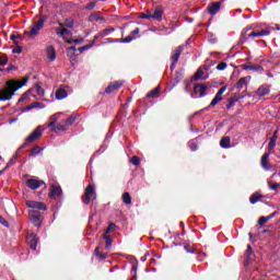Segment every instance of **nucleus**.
<instances>
[{
	"label": "nucleus",
	"instance_id": "nucleus-58",
	"mask_svg": "<svg viewBox=\"0 0 280 280\" xmlns=\"http://www.w3.org/2000/svg\"><path fill=\"white\" fill-rule=\"evenodd\" d=\"M91 47H93V45H85V46H82V49L86 51L88 49H91Z\"/></svg>",
	"mask_w": 280,
	"mask_h": 280
},
{
	"label": "nucleus",
	"instance_id": "nucleus-42",
	"mask_svg": "<svg viewBox=\"0 0 280 280\" xmlns=\"http://www.w3.org/2000/svg\"><path fill=\"white\" fill-rule=\"evenodd\" d=\"M43 152V148L34 147L31 151L32 156H36V154H40Z\"/></svg>",
	"mask_w": 280,
	"mask_h": 280
},
{
	"label": "nucleus",
	"instance_id": "nucleus-26",
	"mask_svg": "<svg viewBox=\"0 0 280 280\" xmlns=\"http://www.w3.org/2000/svg\"><path fill=\"white\" fill-rule=\"evenodd\" d=\"M62 115V113H57L54 114L52 116H50L49 118V124H48V128L52 129L55 128L54 126H56V121H58L60 119V116Z\"/></svg>",
	"mask_w": 280,
	"mask_h": 280
},
{
	"label": "nucleus",
	"instance_id": "nucleus-60",
	"mask_svg": "<svg viewBox=\"0 0 280 280\" xmlns=\"http://www.w3.org/2000/svg\"><path fill=\"white\" fill-rule=\"evenodd\" d=\"M14 69H16L14 66H9V67L7 68V71H14Z\"/></svg>",
	"mask_w": 280,
	"mask_h": 280
},
{
	"label": "nucleus",
	"instance_id": "nucleus-29",
	"mask_svg": "<svg viewBox=\"0 0 280 280\" xmlns=\"http://www.w3.org/2000/svg\"><path fill=\"white\" fill-rule=\"evenodd\" d=\"M207 78L208 77H205V70H202V68H199L195 73L194 80L195 82H198V80H207Z\"/></svg>",
	"mask_w": 280,
	"mask_h": 280
},
{
	"label": "nucleus",
	"instance_id": "nucleus-41",
	"mask_svg": "<svg viewBox=\"0 0 280 280\" xmlns=\"http://www.w3.org/2000/svg\"><path fill=\"white\" fill-rule=\"evenodd\" d=\"M268 148H269V152H270V150H275V148H277V140L270 138L269 143H268Z\"/></svg>",
	"mask_w": 280,
	"mask_h": 280
},
{
	"label": "nucleus",
	"instance_id": "nucleus-16",
	"mask_svg": "<svg viewBox=\"0 0 280 280\" xmlns=\"http://www.w3.org/2000/svg\"><path fill=\"white\" fill-rule=\"evenodd\" d=\"M220 8H222V2H212L208 5V12L209 14L214 16V14H218V12H220Z\"/></svg>",
	"mask_w": 280,
	"mask_h": 280
},
{
	"label": "nucleus",
	"instance_id": "nucleus-45",
	"mask_svg": "<svg viewBox=\"0 0 280 280\" xmlns=\"http://www.w3.org/2000/svg\"><path fill=\"white\" fill-rule=\"evenodd\" d=\"M8 65V57L1 56L0 57V67H5Z\"/></svg>",
	"mask_w": 280,
	"mask_h": 280
},
{
	"label": "nucleus",
	"instance_id": "nucleus-22",
	"mask_svg": "<svg viewBox=\"0 0 280 280\" xmlns=\"http://www.w3.org/2000/svg\"><path fill=\"white\" fill-rule=\"evenodd\" d=\"M46 57L48 58L49 62H54V60H56V48H54V46L47 47Z\"/></svg>",
	"mask_w": 280,
	"mask_h": 280
},
{
	"label": "nucleus",
	"instance_id": "nucleus-24",
	"mask_svg": "<svg viewBox=\"0 0 280 280\" xmlns=\"http://www.w3.org/2000/svg\"><path fill=\"white\" fill-rule=\"evenodd\" d=\"M270 154L271 152L268 151V152H265L261 156V160H260V165L264 170H270V167H268V159L270 158Z\"/></svg>",
	"mask_w": 280,
	"mask_h": 280
},
{
	"label": "nucleus",
	"instance_id": "nucleus-50",
	"mask_svg": "<svg viewBox=\"0 0 280 280\" xmlns=\"http://www.w3.org/2000/svg\"><path fill=\"white\" fill-rule=\"evenodd\" d=\"M0 224H2V226H7V228L10 226V223L2 215H0Z\"/></svg>",
	"mask_w": 280,
	"mask_h": 280
},
{
	"label": "nucleus",
	"instance_id": "nucleus-53",
	"mask_svg": "<svg viewBox=\"0 0 280 280\" xmlns=\"http://www.w3.org/2000/svg\"><path fill=\"white\" fill-rule=\"evenodd\" d=\"M271 139L276 140V141L279 139V129H276L273 131V135H272Z\"/></svg>",
	"mask_w": 280,
	"mask_h": 280
},
{
	"label": "nucleus",
	"instance_id": "nucleus-51",
	"mask_svg": "<svg viewBox=\"0 0 280 280\" xmlns=\"http://www.w3.org/2000/svg\"><path fill=\"white\" fill-rule=\"evenodd\" d=\"M96 2H90L85 5V10H94Z\"/></svg>",
	"mask_w": 280,
	"mask_h": 280
},
{
	"label": "nucleus",
	"instance_id": "nucleus-10",
	"mask_svg": "<svg viewBox=\"0 0 280 280\" xmlns=\"http://www.w3.org/2000/svg\"><path fill=\"white\" fill-rule=\"evenodd\" d=\"M195 97H205L207 95V85L202 83H197L194 86Z\"/></svg>",
	"mask_w": 280,
	"mask_h": 280
},
{
	"label": "nucleus",
	"instance_id": "nucleus-54",
	"mask_svg": "<svg viewBox=\"0 0 280 280\" xmlns=\"http://www.w3.org/2000/svg\"><path fill=\"white\" fill-rule=\"evenodd\" d=\"M116 224L115 223H109V225L106 229V233H110V231H113V229H115Z\"/></svg>",
	"mask_w": 280,
	"mask_h": 280
},
{
	"label": "nucleus",
	"instance_id": "nucleus-2",
	"mask_svg": "<svg viewBox=\"0 0 280 280\" xmlns=\"http://www.w3.org/2000/svg\"><path fill=\"white\" fill-rule=\"evenodd\" d=\"M43 132H45V128L43 126H38L28 137L25 138V141L20 147V150L32 145V143H35V141H38V139L43 137Z\"/></svg>",
	"mask_w": 280,
	"mask_h": 280
},
{
	"label": "nucleus",
	"instance_id": "nucleus-48",
	"mask_svg": "<svg viewBox=\"0 0 280 280\" xmlns=\"http://www.w3.org/2000/svg\"><path fill=\"white\" fill-rule=\"evenodd\" d=\"M28 108H45V105H43V103H34L33 105H31Z\"/></svg>",
	"mask_w": 280,
	"mask_h": 280
},
{
	"label": "nucleus",
	"instance_id": "nucleus-21",
	"mask_svg": "<svg viewBox=\"0 0 280 280\" xmlns=\"http://www.w3.org/2000/svg\"><path fill=\"white\" fill-rule=\"evenodd\" d=\"M89 21H91V23H100V21H104V16L101 12H92L89 16Z\"/></svg>",
	"mask_w": 280,
	"mask_h": 280
},
{
	"label": "nucleus",
	"instance_id": "nucleus-57",
	"mask_svg": "<svg viewBox=\"0 0 280 280\" xmlns=\"http://www.w3.org/2000/svg\"><path fill=\"white\" fill-rule=\"evenodd\" d=\"M21 51H23V48L21 47L13 49V54H21Z\"/></svg>",
	"mask_w": 280,
	"mask_h": 280
},
{
	"label": "nucleus",
	"instance_id": "nucleus-30",
	"mask_svg": "<svg viewBox=\"0 0 280 280\" xmlns=\"http://www.w3.org/2000/svg\"><path fill=\"white\" fill-rule=\"evenodd\" d=\"M160 94H161V88L156 86L155 89L147 93V97L154 98V97H159Z\"/></svg>",
	"mask_w": 280,
	"mask_h": 280
},
{
	"label": "nucleus",
	"instance_id": "nucleus-32",
	"mask_svg": "<svg viewBox=\"0 0 280 280\" xmlns=\"http://www.w3.org/2000/svg\"><path fill=\"white\" fill-rule=\"evenodd\" d=\"M77 119H78V116L75 114H72L68 119L63 121V124L66 125L67 128H69L70 126H73V124H75Z\"/></svg>",
	"mask_w": 280,
	"mask_h": 280
},
{
	"label": "nucleus",
	"instance_id": "nucleus-5",
	"mask_svg": "<svg viewBox=\"0 0 280 280\" xmlns=\"http://www.w3.org/2000/svg\"><path fill=\"white\" fill-rule=\"evenodd\" d=\"M45 16L42 15L37 22L33 23V25L31 26V32L28 33V36H31V38H34V36H38V31L45 27Z\"/></svg>",
	"mask_w": 280,
	"mask_h": 280
},
{
	"label": "nucleus",
	"instance_id": "nucleus-25",
	"mask_svg": "<svg viewBox=\"0 0 280 280\" xmlns=\"http://www.w3.org/2000/svg\"><path fill=\"white\" fill-rule=\"evenodd\" d=\"M38 236L37 235H31L28 237V243H30V246L32 248V250H36V247L38 246Z\"/></svg>",
	"mask_w": 280,
	"mask_h": 280
},
{
	"label": "nucleus",
	"instance_id": "nucleus-28",
	"mask_svg": "<svg viewBox=\"0 0 280 280\" xmlns=\"http://www.w3.org/2000/svg\"><path fill=\"white\" fill-rule=\"evenodd\" d=\"M261 198H264V196L261 194H259V191H256L250 196L249 202H250V205H257V202H259V200H261Z\"/></svg>",
	"mask_w": 280,
	"mask_h": 280
},
{
	"label": "nucleus",
	"instance_id": "nucleus-1",
	"mask_svg": "<svg viewBox=\"0 0 280 280\" xmlns=\"http://www.w3.org/2000/svg\"><path fill=\"white\" fill-rule=\"evenodd\" d=\"M21 85L15 81H8L2 90H0V102H8L12 100L14 93L19 91Z\"/></svg>",
	"mask_w": 280,
	"mask_h": 280
},
{
	"label": "nucleus",
	"instance_id": "nucleus-37",
	"mask_svg": "<svg viewBox=\"0 0 280 280\" xmlns=\"http://www.w3.org/2000/svg\"><path fill=\"white\" fill-rule=\"evenodd\" d=\"M51 132H58V131H65V130H69L68 127H66V125H57L56 127H52Z\"/></svg>",
	"mask_w": 280,
	"mask_h": 280
},
{
	"label": "nucleus",
	"instance_id": "nucleus-6",
	"mask_svg": "<svg viewBox=\"0 0 280 280\" xmlns=\"http://www.w3.org/2000/svg\"><path fill=\"white\" fill-rule=\"evenodd\" d=\"M37 93V95H39L40 97H43V95H45V90H43V88L40 85H36L33 90L25 92L20 98L19 102H25V100H27V97H34L33 93Z\"/></svg>",
	"mask_w": 280,
	"mask_h": 280
},
{
	"label": "nucleus",
	"instance_id": "nucleus-55",
	"mask_svg": "<svg viewBox=\"0 0 280 280\" xmlns=\"http://www.w3.org/2000/svg\"><path fill=\"white\" fill-rule=\"evenodd\" d=\"M14 163H15V161L11 159V160L8 162V164L5 165L4 170H8V168L12 167V165H14Z\"/></svg>",
	"mask_w": 280,
	"mask_h": 280
},
{
	"label": "nucleus",
	"instance_id": "nucleus-59",
	"mask_svg": "<svg viewBox=\"0 0 280 280\" xmlns=\"http://www.w3.org/2000/svg\"><path fill=\"white\" fill-rule=\"evenodd\" d=\"M184 248L186 249V253H194V250L189 249V245H185Z\"/></svg>",
	"mask_w": 280,
	"mask_h": 280
},
{
	"label": "nucleus",
	"instance_id": "nucleus-31",
	"mask_svg": "<svg viewBox=\"0 0 280 280\" xmlns=\"http://www.w3.org/2000/svg\"><path fill=\"white\" fill-rule=\"evenodd\" d=\"M275 215H277V212H272L271 214H269L267 217H260L258 220V224L260 226H262V224H266V222H268L269 220H272V218H275Z\"/></svg>",
	"mask_w": 280,
	"mask_h": 280
},
{
	"label": "nucleus",
	"instance_id": "nucleus-56",
	"mask_svg": "<svg viewBox=\"0 0 280 280\" xmlns=\"http://www.w3.org/2000/svg\"><path fill=\"white\" fill-rule=\"evenodd\" d=\"M62 30H63V26H60V25H59V27L55 28L57 36H60V33L62 32Z\"/></svg>",
	"mask_w": 280,
	"mask_h": 280
},
{
	"label": "nucleus",
	"instance_id": "nucleus-7",
	"mask_svg": "<svg viewBox=\"0 0 280 280\" xmlns=\"http://www.w3.org/2000/svg\"><path fill=\"white\" fill-rule=\"evenodd\" d=\"M185 50L184 46H178L174 49V54L171 57L172 65H171V71H174L176 68V63L178 62V58H180V54Z\"/></svg>",
	"mask_w": 280,
	"mask_h": 280
},
{
	"label": "nucleus",
	"instance_id": "nucleus-19",
	"mask_svg": "<svg viewBox=\"0 0 280 280\" xmlns=\"http://www.w3.org/2000/svg\"><path fill=\"white\" fill-rule=\"evenodd\" d=\"M242 67L244 71H255L256 73H261V71H264V67H261V65H243Z\"/></svg>",
	"mask_w": 280,
	"mask_h": 280
},
{
	"label": "nucleus",
	"instance_id": "nucleus-62",
	"mask_svg": "<svg viewBox=\"0 0 280 280\" xmlns=\"http://www.w3.org/2000/svg\"><path fill=\"white\" fill-rule=\"evenodd\" d=\"M84 51V49H82V47L79 48V54H82Z\"/></svg>",
	"mask_w": 280,
	"mask_h": 280
},
{
	"label": "nucleus",
	"instance_id": "nucleus-23",
	"mask_svg": "<svg viewBox=\"0 0 280 280\" xmlns=\"http://www.w3.org/2000/svg\"><path fill=\"white\" fill-rule=\"evenodd\" d=\"M248 82H250V77L241 78L236 83V89H238V91H242L244 86H248Z\"/></svg>",
	"mask_w": 280,
	"mask_h": 280
},
{
	"label": "nucleus",
	"instance_id": "nucleus-52",
	"mask_svg": "<svg viewBox=\"0 0 280 280\" xmlns=\"http://www.w3.org/2000/svg\"><path fill=\"white\" fill-rule=\"evenodd\" d=\"M16 38H21V35H11V40H13L14 45H19V42H16Z\"/></svg>",
	"mask_w": 280,
	"mask_h": 280
},
{
	"label": "nucleus",
	"instance_id": "nucleus-38",
	"mask_svg": "<svg viewBox=\"0 0 280 280\" xmlns=\"http://www.w3.org/2000/svg\"><path fill=\"white\" fill-rule=\"evenodd\" d=\"M60 36L66 40L67 36H71V31L63 26V28H61Z\"/></svg>",
	"mask_w": 280,
	"mask_h": 280
},
{
	"label": "nucleus",
	"instance_id": "nucleus-20",
	"mask_svg": "<svg viewBox=\"0 0 280 280\" xmlns=\"http://www.w3.org/2000/svg\"><path fill=\"white\" fill-rule=\"evenodd\" d=\"M269 94H270V86L268 85H261L256 91V95L258 97H265V95H269Z\"/></svg>",
	"mask_w": 280,
	"mask_h": 280
},
{
	"label": "nucleus",
	"instance_id": "nucleus-11",
	"mask_svg": "<svg viewBox=\"0 0 280 280\" xmlns=\"http://www.w3.org/2000/svg\"><path fill=\"white\" fill-rule=\"evenodd\" d=\"M26 207H28V209H38V211H47V206L45 205V202L40 201L27 200Z\"/></svg>",
	"mask_w": 280,
	"mask_h": 280
},
{
	"label": "nucleus",
	"instance_id": "nucleus-34",
	"mask_svg": "<svg viewBox=\"0 0 280 280\" xmlns=\"http://www.w3.org/2000/svg\"><path fill=\"white\" fill-rule=\"evenodd\" d=\"M221 148H231V138L230 137H224L220 141Z\"/></svg>",
	"mask_w": 280,
	"mask_h": 280
},
{
	"label": "nucleus",
	"instance_id": "nucleus-18",
	"mask_svg": "<svg viewBox=\"0 0 280 280\" xmlns=\"http://www.w3.org/2000/svg\"><path fill=\"white\" fill-rule=\"evenodd\" d=\"M60 196H62V188H60V186H51L50 198H52V200H58Z\"/></svg>",
	"mask_w": 280,
	"mask_h": 280
},
{
	"label": "nucleus",
	"instance_id": "nucleus-4",
	"mask_svg": "<svg viewBox=\"0 0 280 280\" xmlns=\"http://www.w3.org/2000/svg\"><path fill=\"white\" fill-rule=\"evenodd\" d=\"M249 30L250 28H247V30L242 32V38L244 40H246L247 38H259L261 36H270V31L268 28L261 30L260 32H252V33L248 34ZM246 34H247V37H246Z\"/></svg>",
	"mask_w": 280,
	"mask_h": 280
},
{
	"label": "nucleus",
	"instance_id": "nucleus-63",
	"mask_svg": "<svg viewBox=\"0 0 280 280\" xmlns=\"http://www.w3.org/2000/svg\"><path fill=\"white\" fill-rule=\"evenodd\" d=\"M69 49H71L72 51H75V46H71Z\"/></svg>",
	"mask_w": 280,
	"mask_h": 280
},
{
	"label": "nucleus",
	"instance_id": "nucleus-14",
	"mask_svg": "<svg viewBox=\"0 0 280 280\" xmlns=\"http://www.w3.org/2000/svg\"><path fill=\"white\" fill-rule=\"evenodd\" d=\"M30 220L33 222L34 226H40V211L31 210L28 211Z\"/></svg>",
	"mask_w": 280,
	"mask_h": 280
},
{
	"label": "nucleus",
	"instance_id": "nucleus-43",
	"mask_svg": "<svg viewBox=\"0 0 280 280\" xmlns=\"http://www.w3.org/2000/svg\"><path fill=\"white\" fill-rule=\"evenodd\" d=\"M140 19H147L148 21H152V18L150 15V11L147 10L144 13H141Z\"/></svg>",
	"mask_w": 280,
	"mask_h": 280
},
{
	"label": "nucleus",
	"instance_id": "nucleus-33",
	"mask_svg": "<svg viewBox=\"0 0 280 280\" xmlns=\"http://www.w3.org/2000/svg\"><path fill=\"white\" fill-rule=\"evenodd\" d=\"M68 95H69V93H67V90H65V89H59L56 92L57 100H65V97H67Z\"/></svg>",
	"mask_w": 280,
	"mask_h": 280
},
{
	"label": "nucleus",
	"instance_id": "nucleus-27",
	"mask_svg": "<svg viewBox=\"0 0 280 280\" xmlns=\"http://www.w3.org/2000/svg\"><path fill=\"white\" fill-rule=\"evenodd\" d=\"M60 27H69L70 30H73L75 25V21L71 18L66 19L63 23H59Z\"/></svg>",
	"mask_w": 280,
	"mask_h": 280
},
{
	"label": "nucleus",
	"instance_id": "nucleus-12",
	"mask_svg": "<svg viewBox=\"0 0 280 280\" xmlns=\"http://www.w3.org/2000/svg\"><path fill=\"white\" fill-rule=\"evenodd\" d=\"M124 86V81H114L109 83V85L105 89V93L110 95V93H115V91H119Z\"/></svg>",
	"mask_w": 280,
	"mask_h": 280
},
{
	"label": "nucleus",
	"instance_id": "nucleus-44",
	"mask_svg": "<svg viewBox=\"0 0 280 280\" xmlns=\"http://www.w3.org/2000/svg\"><path fill=\"white\" fill-rule=\"evenodd\" d=\"M250 255H253V247L250 245H247V249L245 252V257L247 259H250Z\"/></svg>",
	"mask_w": 280,
	"mask_h": 280
},
{
	"label": "nucleus",
	"instance_id": "nucleus-47",
	"mask_svg": "<svg viewBox=\"0 0 280 280\" xmlns=\"http://www.w3.org/2000/svg\"><path fill=\"white\" fill-rule=\"evenodd\" d=\"M228 65L226 62H220L218 66H217V70L218 71H224V69H226Z\"/></svg>",
	"mask_w": 280,
	"mask_h": 280
},
{
	"label": "nucleus",
	"instance_id": "nucleus-35",
	"mask_svg": "<svg viewBox=\"0 0 280 280\" xmlns=\"http://www.w3.org/2000/svg\"><path fill=\"white\" fill-rule=\"evenodd\" d=\"M103 240L105 241V248L109 249L113 247V237L110 235H105Z\"/></svg>",
	"mask_w": 280,
	"mask_h": 280
},
{
	"label": "nucleus",
	"instance_id": "nucleus-13",
	"mask_svg": "<svg viewBox=\"0 0 280 280\" xmlns=\"http://www.w3.org/2000/svg\"><path fill=\"white\" fill-rule=\"evenodd\" d=\"M225 91L226 86L221 88L215 94L214 98L211 101L210 105L207 107V109L212 108L213 106H218V103L222 102V95H224Z\"/></svg>",
	"mask_w": 280,
	"mask_h": 280
},
{
	"label": "nucleus",
	"instance_id": "nucleus-64",
	"mask_svg": "<svg viewBox=\"0 0 280 280\" xmlns=\"http://www.w3.org/2000/svg\"><path fill=\"white\" fill-rule=\"evenodd\" d=\"M5 171H7L5 168L1 170V171H0V176H1V174H3Z\"/></svg>",
	"mask_w": 280,
	"mask_h": 280
},
{
	"label": "nucleus",
	"instance_id": "nucleus-40",
	"mask_svg": "<svg viewBox=\"0 0 280 280\" xmlns=\"http://www.w3.org/2000/svg\"><path fill=\"white\" fill-rule=\"evenodd\" d=\"M94 253H95L96 257H100L101 259H106V257H108V255L100 252V247H96Z\"/></svg>",
	"mask_w": 280,
	"mask_h": 280
},
{
	"label": "nucleus",
	"instance_id": "nucleus-49",
	"mask_svg": "<svg viewBox=\"0 0 280 280\" xmlns=\"http://www.w3.org/2000/svg\"><path fill=\"white\" fill-rule=\"evenodd\" d=\"M188 147L190 148L191 152H196V150H198V144H196V142H189Z\"/></svg>",
	"mask_w": 280,
	"mask_h": 280
},
{
	"label": "nucleus",
	"instance_id": "nucleus-3",
	"mask_svg": "<svg viewBox=\"0 0 280 280\" xmlns=\"http://www.w3.org/2000/svg\"><path fill=\"white\" fill-rule=\"evenodd\" d=\"M151 15V21H158L161 23L163 21V14H165V8L163 5H155L153 9L149 10Z\"/></svg>",
	"mask_w": 280,
	"mask_h": 280
},
{
	"label": "nucleus",
	"instance_id": "nucleus-36",
	"mask_svg": "<svg viewBox=\"0 0 280 280\" xmlns=\"http://www.w3.org/2000/svg\"><path fill=\"white\" fill-rule=\"evenodd\" d=\"M122 202L125 205H132V197H130V192L122 194Z\"/></svg>",
	"mask_w": 280,
	"mask_h": 280
},
{
	"label": "nucleus",
	"instance_id": "nucleus-61",
	"mask_svg": "<svg viewBox=\"0 0 280 280\" xmlns=\"http://www.w3.org/2000/svg\"><path fill=\"white\" fill-rule=\"evenodd\" d=\"M184 91L186 92V93H189V86H185V89H184Z\"/></svg>",
	"mask_w": 280,
	"mask_h": 280
},
{
	"label": "nucleus",
	"instance_id": "nucleus-9",
	"mask_svg": "<svg viewBox=\"0 0 280 280\" xmlns=\"http://www.w3.org/2000/svg\"><path fill=\"white\" fill-rule=\"evenodd\" d=\"M95 188L92 185H89L85 188V195L82 197V200L85 205H90L91 198H95Z\"/></svg>",
	"mask_w": 280,
	"mask_h": 280
},
{
	"label": "nucleus",
	"instance_id": "nucleus-39",
	"mask_svg": "<svg viewBox=\"0 0 280 280\" xmlns=\"http://www.w3.org/2000/svg\"><path fill=\"white\" fill-rule=\"evenodd\" d=\"M130 163H132V165H136L137 167H139V165H141V159L139 156H132L130 160Z\"/></svg>",
	"mask_w": 280,
	"mask_h": 280
},
{
	"label": "nucleus",
	"instance_id": "nucleus-8",
	"mask_svg": "<svg viewBox=\"0 0 280 280\" xmlns=\"http://www.w3.org/2000/svg\"><path fill=\"white\" fill-rule=\"evenodd\" d=\"M139 32H140V30H139V27H137L127 37H125L120 40H118V39H108V40H109V43H132V40H136Z\"/></svg>",
	"mask_w": 280,
	"mask_h": 280
},
{
	"label": "nucleus",
	"instance_id": "nucleus-15",
	"mask_svg": "<svg viewBox=\"0 0 280 280\" xmlns=\"http://www.w3.org/2000/svg\"><path fill=\"white\" fill-rule=\"evenodd\" d=\"M43 185H45V182L43 180H38L34 178H30L26 180V187L33 190L39 189V187H43Z\"/></svg>",
	"mask_w": 280,
	"mask_h": 280
},
{
	"label": "nucleus",
	"instance_id": "nucleus-46",
	"mask_svg": "<svg viewBox=\"0 0 280 280\" xmlns=\"http://www.w3.org/2000/svg\"><path fill=\"white\" fill-rule=\"evenodd\" d=\"M280 187V184L279 183H275V184H271L269 183V189L271 191H277V189Z\"/></svg>",
	"mask_w": 280,
	"mask_h": 280
},
{
	"label": "nucleus",
	"instance_id": "nucleus-17",
	"mask_svg": "<svg viewBox=\"0 0 280 280\" xmlns=\"http://www.w3.org/2000/svg\"><path fill=\"white\" fill-rule=\"evenodd\" d=\"M113 32H115V27L108 26L107 28H104L102 32L96 34L94 36V40H97V38H104L106 36H110V34H113Z\"/></svg>",
	"mask_w": 280,
	"mask_h": 280
}]
</instances>
